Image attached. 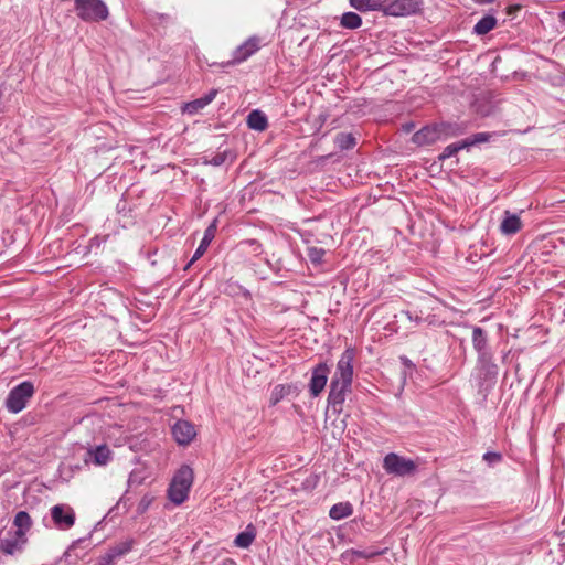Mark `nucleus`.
<instances>
[{
  "label": "nucleus",
  "mask_w": 565,
  "mask_h": 565,
  "mask_svg": "<svg viewBox=\"0 0 565 565\" xmlns=\"http://www.w3.org/2000/svg\"><path fill=\"white\" fill-rule=\"evenodd\" d=\"M354 360L355 350L353 348H347L337 362L327 399L328 408H330L333 414L339 415L342 413L347 395L351 392Z\"/></svg>",
  "instance_id": "nucleus-1"
},
{
  "label": "nucleus",
  "mask_w": 565,
  "mask_h": 565,
  "mask_svg": "<svg viewBox=\"0 0 565 565\" xmlns=\"http://www.w3.org/2000/svg\"><path fill=\"white\" fill-rule=\"evenodd\" d=\"M194 479L193 470L190 466H181L173 475L168 488V498L175 505L182 504L189 497L190 489Z\"/></svg>",
  "instance_id": "nucleus-2"
},
{
  "label": "nucleus",
  "mask_w": 565,
  "mask_h": 565,
  "mask_svg": "<svg viewBox=\"0 0 565 565\" xmlns=\"http://www.w3.org/2000/svg\"><path fill=\"white\" fill-rule=\"evenodd\" d=\"M452 130V126L445 122L425 126L413 135L412 140L417 146L431 145L440 139L455 135Z\"/></svg>",
  "instance_id": "nucleus-3"
},
{
  "label": "nucleus",
  "mask_w": 565,
  "mask_h": 565,
  "mask_svg": "<svg viewBox=\"0 0 565 565\" xmlns=\"http://www.w3.org/2000/svg\"><path fill=\"white\" fill-rule=\"evenodd\" d=\"M34 394V386L25 381L13 387L6 399V407L10 413L17 414L23 411L28 401Z\"/></svg>",
  "instance_id": "nucleus-4"
},
{
  "label": "nucleus",
  "mask_w": 565,
  "mask_h": 565,
  "mask_svg": "<svg viewBox=\"0 0 565 565\" xmlns=\"http://www.w3.org/2000/svg\"><path fill=\"white\" fill-rule=\"evenodd\" d=\"M75 10L84 21H102L108 17V9L102 0H75Z\"/></svg>",
  "instance_id": "nucleus-5"
},
{
  "label": "nucleus",
  "mask_w": 565,
  "mask_h": 565,
  "mask_svg": "<svg viewBox=\"0 0 565 565\" xmlns=\"http://www.w3.org/2000/svg\"><path fill=\"white\" fill-rule=\"evenodd\" d=\"M383 468L390 475L405 477L415 473L417 465L409 458L390 452L383 459Z\"/></svg>",
  "instance_id": "nucleus-6"
},
{
  "label": "nucleus",
  "mask_w": 565,
  "mask_h": 565,
  "mask_svg": "<svg viewBox=\"0 0 565 565\" xmlns=\"http://www.w3.org/2000/svg\"><path fill=\"white\" fill-rule=\"evenodd\" d=\"M423 0H387L383 8L386 15L406 17L419 11Z\"/></svg>",
  "instance_id": "nucleus-7"
},
{
  "label": "nucleus",
  "mask_w": 565,
  "mask_h": 565,
  "mask_svg": "<svg viewBox=\"0 0 565 565\" xmlns=\"http://www.w3.org/2000/svg\"><path fill=\"white\" fill-rule=\"evenodd\" d=\"M54 526L58 530H70L75 524V511L68 504H55L50 509Z\"/></svg>",
  "instance_id": "nucleus-8"
},
{
  "label": "nucleus",
  "mask_w": 565,
  "mask_h": 565,
  "mask_svg": "<svg viewBox=\"0 0 565 565\" xmlns=\"http://www.w3.org/2000/svg\"><path fill=\"white\" fill-rule=\"evenodd\" d=\"M329 374L330 367L326 362H320L312 369L309 382V392L312 397H317L323 392Z\"/></svg>",
  "instance_id": "nucleus-9"
},
{
  "label": "nucleus",
  "mask_w": 565,
  "mask_h": 565,
  "mask_svg": "<svg viewBox=\"0 0 565 565\" xmlns=\"http://www.w3.org/2000/svg\"><path fill=\"white\" fill-rule=\"evenodd\" d=\"M28 544V536H23L14 531H8L0 539V551L7 555H14L24 550Z\"/></svg>",
  "instance_id": "nucleus-10"
},
{
  "label": "nucleus",
  "mask_w": 565,
  "mask_h": 565,
  "mask_svg": "<svg viewBox=\"0 0 565 565\" xmlns=\"http://www.w3.org/2000/svg\"><path fill=\"white\" fill-rule=\"evenodd\" d=\"M113 458L114 456L110 448L103 444L87 449L85 462L93 463L98 467H105L113 460Z\"/></svg>",
  "instance_id": "nucleus-11"
},
{
  "label": "nucleus",
  "mask_w": 565,
  "mask_h": 565,
  "mask_svg": "<svg viewBox=\"0 0 565 565\" xmlns=\"http://www.w3.org/2000/svg\"><path fill=\"white\" fill-rule=\"evenodd\" d=\"M259 39L257 36L248 38L244 43L235 49L233 58L228 61L227 65H234L246 61L249 56L259 50Z\"/></svg>",
  "instance_id": "nucleus-12"
},
{
  "label": "nucleus",
  "mask_w": 565,
  "mask_h": 565,
  "mask_svg": "<svg viewBox=\"0 0 565 565\" xmlns=\"http://www.w3.org/2000/svg\"><path fill=\"white\" fill-rule=\"evenodd\" d=\"M172 435L179 445H189L196 436L194 425L188 420H178L172 426Z\"/></svg>",
  "instance_id": "nucleus-13"
},
{
  "label": "nucleus",
  "mask_w": 565,
  "mask_h": 565,
  "mask_svg": "<svg viewBox=\"0 0 565 565\" xmlns=\"http://www.w3.org/2000/svg\"><path fill=\"white\" fill-rule=\"evenodd\" d=\"M522 228V221L520 216L510 211H504L503 220L500 224V232L505 236H512Z\"/></svg>",
  "instance_id": "nucleus-14"
},
{
  "label": "nucleus",
  "mask_w": 565,
  "mask_h": 565,
  "mask_svg": "<svg viewBox=\"0 0 565 565\" xmlns=\"http://www.w3.org/2000/svg\"><path fill=\"white\" fill-rule=\"evenodd\" d=\"M216 227H217V221L214 220L204 231V235L200 242V245L198 246L196 250L194 252V255L192 256L188 266L192 265L195 260H198L200 257H202L204 255L209 245L215 237Z\"/></svg>",
  "instance_id": "nucleus-15"
},
{
  "label": "nucleus",
  "mask_w": 565,
  "mask_h": 565,
  "mask_svg": "<svg viewBox=\"0 0 565 565\" xmlns=\"http://www.w3.org/2000/svg\"><path fill=\"white\" fill-rule=\"evenodd\" d=\"M216 95H217V90L211 89L204 96L186 103L183 107V111L189 115H194L199 110L205 108L209 104H211L214 100V98L216 97Z\"/></svg>",
  "instance_id": "nucleus-16"
},
{
  "label": "nucleus",
  "mask_w": 565,
  "mask_h": 565,
  "mask_svg": "<svg viewBox=\"0 0 565 565\" xmlns=\"http://www.w3.org/2000/svg\"><path fill=\"white\" fill-rule=\"evenodd\" d=\"M32 519L25 511H19L13 519L14 532L28 536L29 531L32 527Z\"/></svg>",
  "instance_id": "nucleus-17"
},
{
  "label": "nucleus",
  "mask_w": 565,
  "mask_h": 565,
  "mask_svg": "<svg viewBox=\"0 0 565 565\" xmlns=\"http://www.w3.org/2000/svg\"><path fill=\"white\" fill-rule=\"evenodd\" d=\"M247 126L256 131H264L268 127L266 115L259 110L254 109L247 116Z\"/></svg>",
  "instance_id": "nucleus-18"
},
{
  "label": "nucleus",
  "mask_w": 565,
  "mask_h": 565,
  "mask_svg": "<svg viewBox=\"0 0 565 565\" xmlns=\"http://www.w3.org/2000/svg\"><path fill=\"white\" fill-rule=\"evenodd\" d=\"M351 7L361 12L382 10L387 0H349Z\"/></svg>",
  "instance_id": "nucleus-19"
},
{
  "label": "nucleus",
  "mask_w": 565,
  "mask_h": 565,
  "mask_svg": "<svg viewBox=\"0 0 565 565\" xmlns=\"http://www.w3.org/2000/svg\"><path fill=\"white\" fill-rule=\"evenodd\" d=\"M353 513V508L349 502H339L333 504L329 511V516L332 520H342L350 516Z\"/></svg>",
  "instance_id": "nucleus-20"
},
{
  "label": "nucleus",
  "mask_w": 565,
  "mask_h": 565,
  "mask_svg": "<svg viewBox=\"0 0 565 565\" xmlns=\"http://www.w3.org/2000/svg\"><path fill=\"white\" fill-rule=\"evenodd\" d=\"M495 25L497 19L491 14H487L475 24L473 32L478 35H484L493 30Z\"/></svg>",
  "instance_id": "nucleus-21"
},
{
  "label": "nucleus",
  "mask_w": 565,
  "mask_h": 565,
  "mask_svg": "<svg viewBox=\"0 0 565 565\" xmlns=\"http://www.w3.org/2000/svg\"><path fill=\"white\" fill-rule=\"evenodd\" d=\"M340 24L344 29L355 30L362 25V19L355 12H344L341 15Z\"/></svg>",
  "instance_id": "nucleus-22"
},
{
  "label": "nucleus",
  "mask_w": 565,
  "mask_h": 565,
  "mask_svg": "<svg viewBox=\"0 0 565 565\" xmlns=\"http://www.w3.org/2000/svg\"><path fill=\"white\" fill-rule=\"evenodd\" d=\"M334 143L340 150H350L355 147L356 139L351 132H340L335 136Z\"/></svg>",
  "instance_id": "nucleus-23"
},
{
  "label": "nucleus",
  "mask_w": 565,
  "mask_h": 565,
  "mask_svg": "<svg viewBox=\"0 0 565 565\" xmlns=\"http://www.w3.org/2000/svg\"><path fill=\"white\" fill-rule=\"evenodd\" d=\"M469 143L468 140H462L458 142H454L451 145H448L443 152L439 154V160L445 161L446 159H449L454 156H456L460 150L468 148Z\"/></svg>",
  "instance_id": "nucleus-24"
},
{
  "label": "nucleus",
  "mask_w": 565,
  "mask_h": 565,
  "mask_svg": "<svg viewBox=\"0 0 565 565\" xmlns=\"http://www.w3.org/2000/svg\"><path fill=\"white\" fill-rule=\"evenodd\" d=\"M255 540V532L252 526H247V529L241 532L234 540V543L237 547L247 548L252 545Z\"/></svg>",
  "instance_id": "nucleus-25"
},
{
  "label": "nucleus",
  "mask_w": 565,
  "mask_h": 565,
  "mask_svg": "<svg viewBox=\"0 0 565 565\" xmlns=\"http://www.w3.org/2000/svg\"><path fill=\"white\" fill-rule=\"evenodd\" d=\"M472 343L476 351L482 354L487 347V335L480 327H475L472 331Z\"/></svg>",
  "instance_id": "nucleus-26"
},
{
  "label": "nucleus",
  "mask_w": 565,
  "mask_h": 565,
  "mask_svg": "<svg viewBox=\"0 0 565 565\" xmlns=\"http://www.w3.org/2000/svg\"><path fill=\"white\" fill-rule=\"evenodd\" d=\"M290 388L285 385H276L270 394V404L276 405L278 404L285 396L289 394Z\"/></svg>",
  "instance_id": "nucleus-27"
},
{
  "label": "nucleus",
  "mask_w": 565,
  "mask_h": 565,
  "mask_svg": "<svg viewBox=\"0 0 565 565\" xmlns=\"http://www.w3.org/2000/svg\"><path fill=\"white\" fill-rule=\"evenodd\" d=\"M132 544L134 542L131 540H125L118 543L116 546L111 547V550L116 557L119 558L131 551Z\"/></svg>",
  "instance_id": "nucleus-28"
},
{
  "label": "nucleus",
  "mask_w": 565,
  "mask_h": 565,
  "mask_svg": "<svg viewBox=\"0 0 565 565\" xmlns=\"http://www.w3.org/2000/svg\"><path fill=\"white\" fill-rule=\"evenodd\" d=\"M324 254H326L324 249L318 248V247H311L308 250V257L311 260V263H313V264L321 263L324 257Z\"/></svg>",
  "instance_id": "nucleus-29"
},
{
  "label": "nucleus",
  "mask_w": 565,
  "mask_h": 565,
  "mask_svg": "<svg viewBox=\"0 0 565 565\" xmlns=\"http://www.w3.org/2000/svg\"><path fill=\"white\" fill-rule=\"evenodd\" d=\"M355 559L358 558H365L370 559L373 558L376 555H381L384 553V551H375V550H355L353 548Z\"/></svg>",
  "instance_id": "nucleus-30"
},
{
  "label": "nucleus",
  "mask_w": 565,
  "mask_h": 565,
  "mask_svg": "<svg viewBox=\"0 0 565 565\" xmlns=\"http://www.w3.org/2000/svg\"><path fill=\"white\" fill-rule=\"evenodd\" d=\"M482 458L489 466H494L502 461V455L495 451H487Z\"/></svg>",
  "instance_id": "nucleus-31"
},
{
  "label": "nucleus",
  "mask_w": 565,
  "mask_h": 565,
  "mask_svg": "<svg viewBox=\"0 0 565 565\" xmlns=\"http://www.w3.org/2000/svg\"><path fill=\"white\" fill-rule=\"evenodd\" d=\"M116 559L117 557L114 554L113 550L110 548L105 555H103L98 559L97 565H114Z\"/></svg>",
  "instance_id": "nucleus-32"
},
{
  "label": "nucleus",
  "mask_w": 565,
  "mask_h": 565,
  "mask_svg": "<svg viewBox=\"0 0 565 565\" xmlns=\"http://www.w3.org/2000/svg\"><path fill=\"white\" fill-rule=\"evenodd\" d=\"M226 157H227L226 152L216 153L209 160V163L214 167H220L225 162Z\"/></svg>",
  "instance_id": "nucleus-33"
},
{
  "label": "nucleus",
  "mask_w": 565,
  "mask_h": 565,
  "mask_svg": "<svg viewBox=\"0 0 565 565\" xmlns=\"http://www.w3.org/2000/svg\"><path fill=\"white\" fill-rule=\"evenodd\" d=\"M488 139H489V136L487 134L478 132V134L473 135L471 139H467V140H468V143H469V147H470V146H473L476 143L488 141Z\"/></svg>",
  "instance_id": "nucleus-34"
},
{
  "label": "nucleus",
  "mask_w": 565,
  "mask_h": 565,
  "mask_svg": "<svg viewBox=\"0 0 565 565\" xmlns=\"http://www.w3.org/2000/svg\"><path fill=\"white\" fill-rule=\"evenodd\" d=\"M341 562L344 564H351L355 561L353 548L347 550L341 554Z\"/></svg>",
  "instance_id": "nucleus-35"
},
{
  "label": "nucleus",
  "mask_w": 565,
  "mask_h": 565,
  "mask_svg": "<svg viewBox=\"0 0 565 565\" xmlns=\"http://www.w3.org/2000/svg\"><path fill=\"white\" fill-rule=\"evenodd\" d=\"M405 315H406L408 320L414 321L416 323H420L423 321V319L419 316L416 315L414 317L411 311H406Z\"/></svg>",
  "instance_id": "nucleus-36"
},
{
  "label": "nucleus",
  "mask_w": 565,
  "mask_h": 565,
  "mask_svg": "<svg viewBox=\"0 0 565 565\" xmlns=\"http://www.w3.org/2000/svg\"><path fill=\"white\" fill-rule=\"evenodd\" d=\"M138 483H139V481H138L137 473L131 472L129 476V479H128L129 487H132L134 484H138Z\"/></svg>",
  "instance_id": "nucleus-37"
},
{
  "label": "nucleus",
  "mask_w": 565,
  "mask_h": 565,
  "mask_svg": "<svg viewBox=\"0 0 565 565\" xmlns=\"http://www.w3.org/2000/svg\"><path fill=\"white\" fill-rule=\"evenodd\" d=\"M79 542L77 543H74L72 546H70L66 552L64 553V556L66 558L71 557L72 556V552L76 548V545L78 544Z\"/></svg>",
  "instance_id": "nucleus-38"
},
{
  "label": "nucleus",
  "mask_w": 565,
  "mask_h": 565,
  "mask_svg": "<svg viewBox=\"0 0 565 565\" xmlns=\"http://www.w3.org/2000/svg\"><path fill=\"white\" fill-rule=\"evenodd\" d=\"M495 0H475V2H477L479 4H489V3H492Z\"/></svg>",
  "instance_id": "nucleus-39"
},
{
  "label": "nucleus",
  "mask_w": 565,
  "mask_h": 565,
  "mask_svg": "<svg viewBox=\"0 0 565 565\" xmlns=\"http://www.w3.org/2000/svg\"><path fill=\"white\" fill-rule=\"evenodd\" d=\"M513 9H519V7H510L509 8V13H511Z\"/></svg>",
  "instance_id": "nucleus-40"
}]
</instances>
